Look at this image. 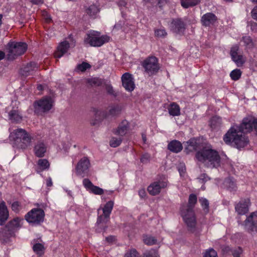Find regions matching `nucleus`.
Returning a JSON list of instances; mask_svg holds the SVG:
<instances>
[{"mask_svg": "<svg viewBox=\"0 0 257 257\" xmlns=\"http://www.w3.org/2000/svg\"><path fill=\"white\" fill-rule=\"evenodd\" d=\"M91 67V65L87 62H82L81 64L77 65V68L81 72L85 71L87 69Z\"/></svg>", "mask_w": 257, "mask_h": 257, "instance_id": "de8ad7c7", "label": "nucleus"}, {"mask_svg": "<svg viewBox=\"0 0 257 257\" xmlns=\"http://www.w3.org/2000/svg\"><path fill=\"white\" fill-rule=\"evenodd\" d=\"M110 38L107 35L100 36V33L95 31H90L87 33L84 38L85 45L91 47H99L109 42Z\"/></svg>", "mask_w": 257, "mask_h": 257, "instance_id": "20e7f679", "label": "nucleus"}, {"mask_svg": "<svg viewBox=\"0 0 257 257\" xmlns=\"http://www.w3.org/2000/svg\"><path fill=\"white\" fill-rule=\"evenodd\" d=\"M46 185L48 187H51L53 185V182L51 178H49L46 180Z\"/></svg>", "mask_w": 257, "mask_h": 257, "instance_id": "69168bd1", "label": "nucleus"}, {"mask_svg": "<svg viewBox=\"0 0 257 257\" xmlns=\"http://www.w3.org/2000/svg\"><path fill=\"white\" fill-rule=\"evenodd\" d=\"M105 240L108 243H111L115 241L116 238L114 236L109 235L105 238Z\"/></svg>", "mask_w": 257, "mask_h": 257, "instance_id": "680f3d73", "label": "nucleus"}, {"mask_svg": "<svg viewBox=\"0 0 257 257\" xmlns=\"http://www.w3.org/2000/svg\"><path fill=\"white\" fill-rule=\"evenodd\" d=\"M242 251L243 250L242 248L239 246L230 249V252H231L233 257H240L241 254L242 253Z\"/></svg>", "mask_w": 257, "mask_h": 257, "instance_id": "49530a36", "label": "nucleus"}, {"mask_svg": "<svg viewBox=\"0 0 257 257\" xmlns=\"http://www.w3.org/2000/svg\"><path fill=\"white\" fill-rule=\"evenodd\" d=\"M144 242L148 245H153L157 244V239L155 237L151 235H145L143 238Z\"/></svg>", "mask_w": 257, "mask_h": 257, "instance_id": "58836bf2", "label": "nucleus"}, {"mask_svg": "<svg viewBox=\"0 0 257 257\" xmlns=\"http://www.w3.org/2000/svg\"><path fill=\"white\" fill-rule=\"evenodd\" d=\"M167 148L171 152L178 153L183 150V148L180 141L174 140L169 143Z\"/></svg>", "mask_w": 257, "mask_h": 257, "instance_id": "a878e982", "label": "nucleus"}, {"mask_svg": "<svg viewBox=\"0 0 257 257\" xmlns=\"http://www.w3.org/2000/svg\"><path fill=\"white\" fill-rule=\"evenodd\" d=\"M250 202L248 199H241L235 205V211L239 215H244L249 211Z\"/></svg>", "mask_w": 257, "mask_h": 257, "instance_id": "6ab92c4d", "label": "nucleus"}, {"mask_svg": "<svg viewBox=\"0 0 257 257\" xmlns=\"http://www.w3.org/2000/svg\"><path fill=\"white\" fill-rule=\"evenodd\" d=\"M38 167L36 169L37 173L42 172L45 170H48L50 168V163L45 159H40L37 162Z\"/></svg>", "mask_w": 257, "mask_h": 257, "instance_id": "c756f323", "label": "nucleus"}, {"mask_svg": "<svg viewBox=\"0 0 257 257\" xmlns=\"http://www.w3.org/2000/svg\"><path fill=\"white\" fill-rule=\"evenodd\" d=\"M197 202L196 195L192 193L189 196L188 203L182 204L180 208V215L186 224L188 231L191 232L195 231L197 224L196 217L194 210Z\"/></svg>", "mask_w": 257, "mask_h": 257, "instance_id": "f03ea898", "label": "nucleus"}, {"mask_svg": "<svg viewBox=\"0 0 257 257\" xmlns=\"http://www.w3.org/2000/svg\"><path fill=\"white\" fill-rule=\"evenodd\" d=\"M150 155L148 153L143 154L140 159L141 162L143 164L147 163L150 161Z\"/></svg>", "mask_w": 257, "mask_h": 257, "instance_id": "864d4df0", "label": "nucleus"}, {"mask_svg": "<svg viewBox=\"0 0 257 257\" xmlns=\"http://www.w3.org/2000/svg\"><path fill=\"white\" fill-rule=\"evenodd\" d=\"M30 2L33 5H41L43 4L44 0H30Z\"/></svg>", "mask_w": 257, "mask_h": 257, "instance_id": "0e129e2a", "label": "nucleus"}, {"mask_svg": "<svg viewBox=\"0 0 257 257\" xmlns=\"http://www.w3.org/2000/svg\"><path fill=\"white\" fill-rule=\"evenodd\" d=\"M9 119L12 122L19 123L22 120V116L17 110H12L9 113Z\"/></svg>", "mask_w": 257, "mask_h": 257, "instance_id": "2f4dec72", "label": "nucleus"}, {"mask_svg": "<svg viewBox=\"0 0 257 257\" xmlns=\"http://www.w3.org/2000/svg\"><path fill=\"white\" fill-rule=\"evenodd\" d=\"M188 144L189 147H191L193 150H196L198 148V144L196 140L194 139H190Z\"/></svg>", "mask_w": 257, "mask_h": 257, "instance_id": "5fc2aeb1", "label": "nucleus"}, {"mask_svg": "<svg viewBox=\"0 0 257 257\" xmlns=\"http://www.w3.org/2000/svg\"><path fill=\"white\" fill-rule=\"evenodd\" d=\"M168 111L170 115L179 116L180 115V106L176 102H172L168 107Z\"/></svg>", "mask_w": 257, "mask_h": 257, "instance_id": "7c9ffc66", "label": "nucleus"}, {"mask_svg": "<svg viewBox=\"0 0 257 257\" xmlns=\"http://www.w3.org/2000/svg\"><path fill=\"white\" fill-rule=\"evenodd\" d=\"M45 212L41 208H33L25 215V220L32 225H38L44 221Z\"/></svg>", "mask_w": 257, "mask_h": 257, "instance_id": "0eeeda50", "label": "nucleus"}, {"mask_svg": "<svg viewBox=\"0 0 257 257\" xmlns=\"http://www.w3.org/2000/svg\"><path fill=\"white\" fill-rule=\"evenodd\" d=\"M43 16L44 17L47 23H50L52 21L50 15L46 11L43 12Z\"/></svg>", "mask_w": 257, "mask_h": 257, "instance_id": "13d9d810", "label": "nucleus"}, {"mask_svg": "<svg viewBox=\"0 0 257 257\" xmlns=\"http://www.w3.org/2000/svg\"><path fill=\"white\" fill-rule=\"evenodd\" d=\"M200 2V0H181V6L185 9L195 6Z\"/></svg>", "mask_w": 257, "mask_h": 257, "instance_id": "e433bc0d", "label": "nucleus"}, {"mask_svg": "<svg viewBox=\"0 0 257 257\" xmlns=\"http://www.w3.org/2000/svg\"><path fill=\"white\" fill-rule=\"evenodd\" d=\"M124 257H140L139 253L135 249L130 250L129 252L125 254Z\"/></svg>", "mask_w": 257, "mask_h": 257, "instance_id": "603ef678", "label": "nucleus"}, {"mask_svg": "<svg viewBox=\"0 0 257 257\" xmlns=\"http://www.w3.org/2000/svg\"><path fill=\"white\" fill-rule=\"evenodd\" d=\"M70 48V44L67 41L61 42L57 47V50L54 54L55 58H60L62 57Z\"/></svg>", "mask_w": 257, "mask_h": 257, "instance_id": "393cba45", "label": "nucleus"}, {"mask_svg": "<svg viewBox=\"0 0 257 257\" xmlns=\"http://www.w3.org/2000/svg\"><path fill=\"white\" fill-rule=\"evenodd\" d=\"M169 2V0H158V5L161 8L167 4Z\"/></svg>", "mask_w": 257, "mask_h": 257, "instance_id": "e2e57ef3", "label": "nucleus"}, {"mask_svg": "<svg viewBox=\"0 0 257 257\" xmlns=\"http://www.w3.org/2000/svg\"><path fill=\"white\" fill-rule=\"evenodd\" d=\"M139 195L141 198H145L146 196V192L144 188H142L139 191Z\"/></svg>", "mask_w": 257, "mask_h": 257, "instance_id": "bf43d9fd", "label": "nucleus"}, {"mask_svg": "<svg viewBox=\"0 0 257 257\" xmlns=\"http://www.w3.org/2000/svg\"><path fill=\"white\" fill-rule=\"evenodd\" d=\"M221 118L219 116H213L210 120V127L213 130L218 128L221 124Z\"/></svg>", "mask_w": 257, "mask_h": 257, "instance_id": "473e14b6", "label": "nucleus"}, {"mask_svg": "<svg viewBox=\"0 0 257 257\" xmlns=\"http://www.w3.org/2000/svg\"><path fill=\"white\" fill-rule=\"evenodd\" d=\"M142 65L146 72L150 76L156 74L159 69L160 65L158 59L155 56H149L142 62Z\"/></svg>", "mask_w": 257, "mask_h": 257, "instance_id": "6e6552de", "label": "nucleus"}, {"mask_svg": "<svg viewBox=\"0 0 257 257\" xmlns=\"http://www.w3.org/2000/svg\"><path fill=\"white\" fill-rule=\"evenodd\" d=\"M90 166V163L89 159L87 157H84L78 161L76 167V172L78 175L84 177L88 172Z\"/></svg>", "mask_w": 257, "mask_h": 257, "instance_id": "dca6fc26", "label": "nucleus"}, {"mask_svg": "<svg viewBox=\"0 0 257 257\" xmlns=\"http://www.w3.org/2000/svg\"><path fill=\"white\" fill-rule=\"evenodd\" d=\"M251 29L252 31L257 32V24L256 23H253L251 25Z\"/></svg>", "mask_w": 257, "mask_h": 257, "instance_id": "338daca9", "label": "nucleus"}, {"mask_svg": "<svg viewBox=\"0 0 257 257\" xmlns=\"http://www.w3.org/2000/svg\"><path fill=\"white\" fill-rule=\"evenodd\" d=\"M217 20V17L212 13H207L203 15L201 19L202 26L210 27L213 25Z\"/></svg>", "mask_w": 257, "mask_h": 257, "instance_id": "4be33fe9", "label": "nucleus"}, {"mask_svg": "<svg viewBox=\"0 0 257 257\" xmlns=\"http://www.w3.org/2000/svg\"><path fill=\"white\" fill-rule=\"evenodd\" d=\"M224 185L230 191H236L237 188L235 180L232 177L226 178L224 181Z\"/></svg>", "mask_w": 257, "mask_h": 257, "instance_id": "c85d7f7f", "label": "nucleus"}, {"mask_svg": "<svg viewBox=\"0 0 257 257\" xmlns=\"http://www.w3.org/2000/svg\"><path fill=\"white\" fill-rule=\"evenodd\" d=\"M99 12V9L96 5L90 6L86 10L87 14L90 17H95L96 15Z\"/></svg>", "mask_w": 257, "mask_h": 257, "instance_id": "4c0bfd02", "label": "nucleus"}, {"mask_svg": "<svg viewBox=\"0 0 257 257\" xmlns=\"http://www.w3.org/2000/svg\"><path fill=\"white\" fill-rule=\"evenodd\" d=\"M122 109V106L118 104L111 106L108 112L106 111L99 110L94 107L92 108V111L94 113L96 120L99 121L106 118L108 115L112 116L118 115L120 113Z\"/></svg>", "mask_w": 257, "mask_h": 257, "instance_id": "423d86ee", "label": "nucleus"}, {"mask_svg": "<svg viewBox=\"0 0 257 257\" xmlns=\"http://www.w3.org/2000/svg\"><path fill=\"white\" fill-rule=\"evenodd\" d=\"M88 82L92 85L100 86L102 84V81L98 78H93L88 80Z\"/></svg>", "mask_w": 257, "mask_h": 257, "instance_id": "09e8293b", "label": "nucleus"}, {"mask_svg": "<svg viewBox=\"0 0 257 257\" xmlns=\"http://www.w3.org/2000/svg\"><path fill=\"white\" fill-rule=\"evenodd\" d=\"M21 203L18 201H14L12 204V209L15 212H19L20 210Z\"/></svg>", "mask_w": 257, "mask_h": 257, "instance_id": "8fccbe9b", "label": "nucleus"}, {"mask_svg": "<svg viewBox=\"0 0 257 257\" xmlns=\"http://www.w3.org/2000/svg\"><path fill=\"white\" fill-rule=\"evenodd\" d=\"M254 129L257 135V118L253 120L244 118L239 126L231 127L223 137V140L227 145H233L237 149L243 148L248 142L244 133H249Z\"/></svg>", "mask_w": 257, "mask_h": 257, "instance_id": "f257e3e1", "label": "nucleus"}, {"mask_svg": "<svg viewBox=\"0 0 257 257\" xmlns=\"http://www.w3.org/2000/svg\"><path fill=\"white\" fill-rule=\"evenodd\" d=\"M110 220V216H106V214H102L98 216L97 219V224L107 223Z\"/></svg>", "mask_w": 257, "mask_h": 257, "instance_id": "37998d69", "label": "nucleus"}, {"mask_svg": "<svg viewBox=\"0 0 257 257\" xmlns=\"http://www.w3.org/2000/svg\"><path fill=\"white\" fill-rule=\"evenodd\" d=\"M203 257H217V252L212 248L206 249Z\"/></svg>", "mask_w": 257, "mask_h": 257, "instance_id": "a18cd8bd", "label": "nucleus"}, {"mask_svg": "<svg viewBox=\"0 0 257 257\" xmlns=\"http://www.w3.org/2000/svg\"><path fill=\"white\" fill-rule=\"evenodd\" d=\"M33 251L39 256H41L45 253V248L43 244L40 243H36L33 246Z\"/></svg>", "mask_w": 257, "mask_h": 257, "instance_id": "f704fd0d", "label": "nucleus"}, {"mask_svg": "<svg viewBox=\"0 0 257 257\" xmlns=\"http://www.w3.org/2000/svg\"><path fill=\"white\" fill-rule=\"evenodd\" d=\"M9 217V211L6 205V202L0 200V225L3 226Z\"/></svg>", "mask_w": 257, "mask_h": 257, "instance_id": "412c9836", "label": "nucleus"}, {"mask_svg": "<svg viewBox=\"0 0 257 257\" xmlns=\"http://www.w3.org/2000/svg\"><path fill=\"white\" fill-rule=\"evenodd\" d=\"M242 41L246 46H250L252 44V41L250 37L248 36H243Z\"/></svg>", "mask_w": 257, "mask_h": 257, "instance_id": "3c124183", "label": "nucleus"}, {"mask_svg": "<svg viewBox=\"0 0 257 257\" xmlns=\"http://www.w3.org/2000/svg\"><path fill=\"white\" fill-rule=\"evenodd\" d=\"M239 46L237 45L233 46L230 49V55L231 59L235 62L237 67H241L245 62V59L242 55L238 54Z\"/></svg>", "mask_w": 257, "mask_h": 257, "instance_id": "ddd939ff", "label": "nucleus"}, {"mask_svg": "<svg viewBox=\"0 0 257 257\" xmlns=\"http://www.w3.org/2000/svg\"><path fill=\"white\" fill-rule=\"evenodd\" d=\"M34 112L39 114L50 110L52 107V99L50 97H45L34 102Z\"/></svg>", "mask_w": 257, "mask_h": 257, "instance_id": "9d476101", "label": "nucleus"}, {"mask_svg": "<svg viewBox=\"0 0 257 257\" xmlns=\"http://www.w3.org/2000/svg\"><path fill=\"white\" fill-rule=\"evenodd\" d=\"M97 224V228L96 229L97 230V231L99 232H100L101 231H104L107 228V223H100Z\"/></svg>", "mask_w": 257, "mask_h": 257, "instance_id": "6e6d98bb", "label": "nucleus"}, {"mask_svg": "<svg viewBox=\"0 0 257 257\" xmlns=\"http://www.w3.org/2000/svg\"><path fill=\"white\" fill-rule=\"evenodd\" d=\"M23 219L18 217H15L9 221L5 226L15 233L16 231L21 227L20 222Z\"/></svg>", "mask_w": 257, "mask_h": 257, "instance_id": "bb28decb", "label": "nucleus"}, {"mask_svg": "<svg viewBox=\"0 0 257 257\" xmlns=\"http://www.w3.org/2000/svg\"><path fill=\"white\" fill-rule=\"evenodd\" d=\"M130 128V123L128 121L123 120L116 129H114L113 133L114 135L120 137L124 136L128 132Z\"/></svg>", "mask_w": 257, "mask_h": 257, "instance_id": "5701e85b", "label": "nucleus"}, {"mask_svg": "<svg viewBox=\"0 0 257 257\" xmlns=\"http://www.w3.org/2000/svg\"><path fill=\"white\" fill-rule=\"evenodd\" d=\"M122 141L121 138L112 137L109 142V145L111 147L116 148L119 146Z\"/></svg>", "mask_w": 257, "mask_h": 257, "instance_id": "79ce46f5", "label": "nucleus"}, {"mask_svg": "<svg viewBox=\"0 0 257 257\" xmlns=\"http://www.w3.org/2000/svg\"><path fill=\"white\" fill-rule=\"evenodd\" d=\"M28 49V45L25 42H10L7 45L8 53V60H15L18 56L23 55Z\"/></svg>", "mask_w": 257, "mask_h": 257, "instance_id": "39448f33", "label": "nucleus"}, {"mask_svg": "<svg viewBox=\"0 0 257 257\" xmlns=\"http://www.w3.org/2000/svg\"><path fill=\"white\" fill-rule=\"evenodd\" d=\"M154 33L155 37L157 38H164L167 35V33L164 28L155 29Z\"/></svg>", "mask_w": 257, "mask_h": 257, "instance_id": "a19ab883", "label": "nucleus"}, {"mask_svg": "<svg viewBox=\"0 0 257 257\" xmlns=\"http://www.w3.org/2000/svg\"><path fill=\"white\" fill-rule=\"evenodd\" d=\"M167 186V183L164 181H156L151 183L147 188L149 193L152 196L159 194L162 188Z\"/></svg>", "mask_w": 257, "mask_h": 257, "instance_id": "f3484780", "label": "nucleus"}, {"mask_svg": "<svg viewBox=\"0 0 257 257\" xmlns=\"http://www.w3.org/2000/svg\"><path fill=\"white\" fill-rule=\"evenodd\" d=\"M106 90L108 94L114 96H116V94L115 93L113 87L111 85H107L106 86Z\"/></svg>", "mask_w": 257, "mask_h": 257, "instance_id": "4d7b16f0", "label": "nucleus"}, {"mask_svg": "<svg viewBox=\"0 0 257 257\" xmlns=\"http://www.w3.org/2000/svg\"><path fill=\"white\" fill-rule=\"evenodd\" d=\"M195 158L208 168H217L220 165V157L213 149L203 147L195 154Z\"/></svg>", "mask_w": 257, "mask_h": 257, "instance_id": "7ed1b4c3", "label": "nucleus"}, {"mask_svg": "<svg viewBox=\"0 0 257 257\" xmlns=\"http://www.w3.org/2000/svg\"><path fill=\"white\" fill-rule=\"evenodd\" d=\"M171 31L179 35H183L186 29V23L180 18L174 19L171 23Z\"/></svg>", "mask_w": 257, "mask_h": 257, "instance_id": "9b49d317", "label": "nucleus"}, {"mask_svg": "<svg viewBox=\"0 0 257 257\" xmlns=\"http://www.w3.org/2000/svg\"><path fill=\"white\" fill-rule=\"evenodd\" d=\"M128 24H125L124 22L119 21L117 24L114 25V28L117 29H121L125 33H128V30L126 27H127Z\"/></svg>", "mask_w": 257, "mask_h": 257, "instance_id": "c03bdc74", "label": "nucleus"}, {"mask_svg": "<svg viewBox=\"0 0 257 257\" xmlns=\"http://www.w3.org/2000/svg\"><path fill=\"white\" fill-rule=\"evenodd\" d=\"M199 202L202 208L203 213L205 215L208 214L209 212V202L205 198L201 197L199 198Z\"/></svg>", "mask_w": 257, "mask_h": 257, "instance_id": "72a5a7b5", "label": "nucleus"}, {"mask_svg": "<svg viewBox=\"0 0 257 257\" xmlns=\"http://www.w3.org/2000/svg\"><path fill=\"white\" fill-rule=\"evenodd\" d=\"M122 85L128 92L133 91L135 88V84L133 75L128 73H124L121 78Z\"/></svg>", "mask_w": 257, "mask_h": 257, "instance_id": "2eb2a0df", "label": "nucleus"}, {"mask_svg": "<svg viewBox=\"0 0 257 257\" xmlns=\"http://www.w3.org/2000/svg\"><path fill=\"white\" fill-rule=\"evenodd\" d=\"M244 227L248 232L257 231V211L252 212L244 221Z\"/></svg>", "mask_w": 257, "mask_h": 257, "instance_id": "4468645a", "label": "nucleus"}, {"mask_svg": "<svg viewBox=\"0 0 257 257\" xmlns=\"http://www.w3.org/2000/svg\"><path fill=\"white\" fill-rule=\"evenodd\" d=\"M239 46L237 45L233 46L230 49V55L231 59L235 62L237 67H241L245 62V59L242 55L238 54Z\"/></svg>", "mask_w": 257, "mask_h": 257, "instance_id": "f8f14e48", "label": "nucleus"}, {"mask_svg": "<svg viewBox=\"0 0 257 257\" xmlns=\"http://www.w3.org/2000/svg\"><path fill=\"white\" fill-rule=\"evenodd\" d=\"M47 151L46 145L42 141H38L34 146L33 152L38 158H43Z\"/></svg>", "mask_w": 257, "mask_h": 257, "instance_id": "b1692460", "label": "nucleus"}, {"mask_svg": "<svg viewBox=\"0 0 257 257\" xmlns=\"http://www.w3.org/2000/svg\"><path fill=\"white\" fill-rule=\"evenodd\" d=\"M114 206V202L113 201H109L106 203L102 209L103 213L106 214V216H109L111 213Z\"/></svg>", "mask_w": 257, "mask_h": 257, "instance_id": "c9c22d12", "label": "nucleus"}, {"mask_svg": "<svg viewBox=\"0 0 257 257\" xmlns=\"http://www.w3.org/2000/svg\"><path fill=\"white\" fill-rule=\"evenodd\" d=\"M83 185L86 190L88 191L90 193H92L95 195H102L104 193V190L103 189L93 185V183L90 181V180L87 178L83 179Z\"/></svg>", "mask_w": 257, "mask_h": 257, "instance_id": "a211bd4d", "label": "nucleus"}, {"mask_svg": "<svg viewBox=\"0 0 257 257\" xmlns=\"http://www.w3.org/2000/svg\"><path fill=\"white\" fill-rule=\"evenodd\" d=\"M15 135V142L21 143L19 147L22 149H26L31 145L33 138L25 130L19 128L14 131Z\"/></svg>", "mask_w": 257, "mask_h": 257, "instance_id": "1a4fd4ad", "label": "nucleus"}, {"mask_svg": "<svg viewBox=\"0 0 257 257\" xmlns=\"http://www.w3.org/2000/svg\"><path fill=\"white\" fill-rule=\"evenodd\" d=\"M242 72L240 69H235L232 70L230 73V77L232 80H238L241 76Z\"/></svg>", "mask_w": 257, "mask_h": 257, "instance_id": "ea45409f", "label": "nucleus"}, {"mask_svg": "<svg viewBox=\"0 0 257 257\" xmlns=\"http://www.w3.org/2000/svg\"><path fill=\"white\" fill-rule=\"evenodd\" d=\"M15 235V233L7 228L6 226L0 230V240L3 243L7 242L9 239Z\"/></svg>", "mask_w": 257, "mask_h": 257, "instance_id": "cd10ccee", "label": "nucleus"}, {"mask_svg": "<svg viewBox=\"0 0 257 257\" xmlns=\"http://www.w3.org/2000/svg\"><path fill=\"white\" fill-rule=\"evenodd\" d=\"M251 15L252 18L257 21V6L252 10Z\"/></svg>", "mask_w": 257, "mask_h": 257, "instance_id": "052dcab7", "label": "nucleus"}, {"mask_svg": "<svg viewBox=\"0 0 257 257\" xmlns=\"http://www.w3.org/2000/svg\"><path fill=\"white\" fill-rule=\"evenodd\" d=\"M39 67L37 63L33 61L30 62L21 68V74L25 77L32 75L38 69Z\"/></svg>", "mask_w": 257, "mask_h": 257, "instance_id": "aec40b11", "label": "nucleus"}, {"mask_svg": "<svg viewBox=\"0 0 257 257\" xmlns=\"http://www.w3.org/2000/svg\"><path fill=\"white\" fill-rule=\"evenodd\" d=\"M6 56V54L4 52L0 51V61L4 59Z\"/></svg>", "mask_w": 257, "mask_h": 257, "instance_id": "774afa93", "label": "nucleus"}]
</instances>
